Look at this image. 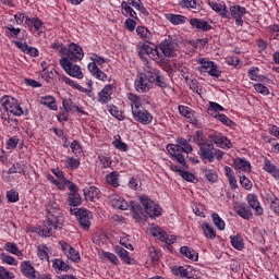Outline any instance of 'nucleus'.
Masks as SVG:
<instances>
[{
  "instance_id": "nucleus-1",
  "label": "nucleus",
  "mask_w": 279,
  "mask_h": 279,
  "mask_svg": "<svg viewBox=\"0 0 279 279\" xmlns=\"http://www.w3.org/2000/svg\"><path fill=\"white\" fill-rule=\"evenodd\" d=\"M175 143L177 144H168L167 151L170 154L172 160L181 165L182 169H189L186 158L189 157V154L193 151V146L184 137H178Z\"/></svg>"
},
{
  "instance_id": "nucleus-2",
  "label": "nucleus",
  "mask_w": 279,
  "mask_h": 279,
  "mask_svg": "<svg viewBox=\"0 0 279 279\" xmlns=\"http://www.w3.org/2000/svg\"><path fill=\"white\" fill-rule=\"evenodd\" d=\"M14 21L16 25H23L26 29H28V32H31V34H36V32H40V29H43V25H45L43 20H40L39 17H32L27 15V13L23 12H17L14 15Z\"/></svg>"
},
{
  "instance_id": "nucleus-3",
  "label": "nucleus",
  "mask_w": 279,
  "mask_h": 279,
  "mask_svg": "<svg viewBox=\"0 0 279 279\" xmlns=\"http://www.w3.org/2000/svg\"><path fill=\"white\" fill-rule=\"evenodd\" d=\"M143 71L137 73L134 82L136 93H148L153 88L151 65L144 66Z\"/></svg>"
},
{
  "instance_id": "nucleus-4",
  "label": "nucleus",
  "mask_w": 279,
  "mask_h": 279,
  "mask_svg": "<svg viewBox=\"0 0 279 279\" xmlns=\"http://www.w3.org/2000/svg\"><path fill=\"white\" fill-rule=\"evenodd\" d=\"M196 145L199 147L198 155L203 160H206L207 162L215 161V155H213L215 151V144L206 141V137H204V134L199 131L196 132Z\"/></svg>"
},
{
  "instance_id": "nucleus-5",
  "label": "nucleus",
  "mask_w": 279,
  "mask_h": 279,
  "mask_svg": "<svg viewBox=\"0 0 279 279\" xmlns=\"http://www.w3.org/2000/svg\"><path fill=\"white\" fill-rule=\"evenodd\" d=\"M196 64H199L198 73H208L211 77H221V71L215 61H210L208 58H198Z\"/></svg>"
},
{
  "instance_id": "nucleus-6",
  "label": "nucleus",
  "mask_w": 279,
  "mask_h": 279,
  "mask_svg": "<svg viewBox=\"0 0 279 279\" xmlns=\"http://www.w3.org/2000/svg\"><path fill=\"white\" fill-rule=\"evenodd\" d=\"M1 106L9 114H13V117H23L24 111L19 100H16L12 96H3L1 98Z\"/></svg>"
},
{
  "instance_id": "nucleus-7",
  "label": "nucleus",
  "mask_w": 279,
  "mask_h": 279,
  "mask_svg": "<svg viewBox=\"0 0 279 279\" xmlns=\"http://www.w3.org/2000/svg\"><path fill=\"white\" fill-rule=\"evenodd\" d=\"M47 213V221L52 223H64V216H62V209L56 201H48L45 205Z\"/></svg>"
},
{
  "instance_id": "nucleus-8",
  "label": "nucleus",
  "mask_w": 279,
  "mask_h": 279,
  "mask_svg": "<svg viewBox=\"0 0 279 279\" xmlns=\"http://www.w3.org/2000/svg\"><path fill=\"white\" fill-rule=\"evenodd\" d=\"M71 215H74L83 230H90V219H93V213L85 208H70Z\"/></svg>"
},
{
  "instance_id": "nucleus-9",
  "label": "nucleus",
  "mask_w": 279,
  "mask_h": 279,
  "mask_svg": "<svg viewBox=\"0 0 279 279\" xmlns=\"http://www.w3.org/2000/svg\"><path fill=\"white\" fill-rule=\"evenodd\" d=\"M138 57L144 62V66H151L149 64V61L147 60V56H150L154 60H157L158 58H161L160 53L158 52V49H154L148 44L140 43L136 47Z\"/></svg>"
},
{
  "instance_id": "nucleus-10",
  "label": "nucleus",
  "mask_w": 279,
  "mask_h": 279,
  "mask_svg": "<svg viewBox=\"0 0 279 279\" xmlns=\"http://www.w3.org/2000/svg\"><path fill=\"white\" fill-rule=\"evenodd\" d=\"M245 14H247V9H245V7L232 4L229 7V10L227 9V16H225V19H233L235 20V25H238V27H243V16H245Z\"/></svg>"
},
{
  "instance_id": "nucleus-11",
  "label": "nucleus",
  "mask_w": 279,
  "mask_h": 279,
  "mask_svg": "<svg viewBox=\"0 0 279 279\" xmlns=\"http://www.w3.org/2000/svg\"><path fill=\"white\" fill-rule=\"evenodd\" d=\"M60 66L65 71L70 77H75L76 80H84V73L82 72V68L77 64H73L69 59H60Z\"/></svg>"
},
{
  "instance_id": "nucleus-12",
  "label": "nucleus",
  "mask_w": 279,
  "mask_h": 279,
  "mask_svg": "<svg viewBox=\"0 0 279 279\" xmlns=\"http://www.w3.org/2000/svg\"><path fill=\"white\" fill-rule=\"evenodd\" d=\"M138 199L149 217H160L162 215V208L154 201L149 199L147 195L138 196Z\"/></svg>"
},
{
  "instance_id": "nucleus-13",
  "label": "nucleus",
  "mask_w": 279,
  "mask_h": 279,
  "mask_svg": "<svg viewBox=\"0 0 279 279\" xmlns=\"http://www.w3.org/2000/svg\"><path fill=\"white\" fill-rule=\"evenodd\" d=\"M178 41L171 36H168L159 45V49L166 58H173L175 56V51H178Z\"/></svg>"
},
{
  "instance_id": "nucleus-14",
  "label": "nucleus",
  "mask_w": 279,
  "mask_h": 279,
  "mask_svg": "<svg viewBox=\"0 0 279 279\" xmlns=\"http://www.w3.org/2000/svg\"><path fill=\"white\" fill-rule=\"evenodd\" d=\"M59 245L64 254L66 256L68 260H71L72 263H81L82 256H80V251L75 250V247L71 246V244L61 241L59 242Z\"/></svg>"
},
{
  "instance_id": "nucleus-15",
  "label": "nucleus",
  "mask_w": 279,
  "mask_h": 279,
  "mask_svg": "<svg viewBox=\"0 0 279 279\" xmlns=\"http://www.w3.org/2000/svg\"><path fill=\"white\" fill-rule=\"evenodd\" d=\"M211 143L220 147L221 149H232V142L223 133L211 132L209 134Z\"/></svg>"
},
{
  "instance_id": "nucleus-16",
  "label": "nucleus",
  "mask_w": 279,
  "mask_h": 279,
  "mask_svg": "<svg viewBox=\"0 0 279 279\" xmlns=\"http://www.w3.org/2000/svg\"><path fill=\"white\" fill-rule=\"evenodd\" d=\"M132 114L133 119L142 125H151V122L154 121V114L145 108L137 109V111H133Z\"/></svg>"
},
{
  "instance_id": "nucleus-17",
  "label": "nucleus",
  "mask_w": 279,
  "mask_h": 279,
  "mask_svg": "<svg viewBox=\"0 0 279 279\" xmlns=\"http://www.w3.org/2000/svg\"><path fill=\"white\" fill-rule=\"evenodd\" d=\"M62 59H68L69 62H77V60H84V49L77 44H70L68 53Z\"/></svg>"
},
{
  "instance_id": "nucleus-18",
  "label": "nucleus",
  "mask_w": 279,
  "mask_h": 279,
  "mask_svg": "<svg viewBox=\"0 0 279 279\" xmlns=\"http://www.w3.org/2000/svg\"><path fill=\"white\" fill-rule=\"evenodd\" d=\"M150 234L156 239H159V241H162V243H166V245H173V243H175L174 235H167V232L160 229V227L150 229Z\"/></svg>"
},
{
  "instance_id": "nucleus-19",
  "label": "nucleus",
  "mask_w": 279,
  "mask_h": 279,
  "mask_svg": "<svg viewBox=\"0 0 279 279\" xmlns=\"http://www.w3.org/2000/svg\"><path fill=\"white\" fill-rule=\"evenodd\" d=\"M70 194L68 195V204L69 206H82V196L77 193V185L75 183H71L68 186Z\"/></svg>"
},
{
  "instance_id": "nucleus-20",
  "label": "nucleus",
  "mask_w": 279,
  "mask_h": 279,
  "mask_svg": "<svg viewBox=\"0 0 279 279\" xmlns=\"http://www.w3.org/2000/svg\"><path fill=\"white\" fill-rule=\"evenodd\" d=\"M208 5L216 12V14H219L221 19L228 16V7H226V2L221 0H208Z\"/></svg>"
},
{
  "instance_id": "nucleus-21",
  "label": "nucleus",
  "mask_w": 279,
  "mask_h": 279,
  "mask_svg": "<svg viewBox=\"0 0 279 279\" xmlns=\"http://www.w3.org/2000/svg\"><path fill=\"white\" fill-rule=\"evenodd\" d=\"M114 90V85L108 84L98 93L99 104H110L112 100V93Z\"/></svg>"
},
{
  "instance_id": "nucleus-22",
  "label": "nucleus",
  "mask_w": 279,
  "mask_h": 279,
  "mask_svg": "<svg viewBox=\"0 0 279 279\" xmlns=\"http://www.w3.org/2000/svg\"><path fill=\"white\" fill-rule=\"evenodd\" d=\"M233 168L240 173H252V163L245 158L233 159Z\"/></svg>"
},
{
  "instance_id": "nucleus-23",
  "label": "nucleus",
  "mask_w": 279,
  "mask_h": 279,
  "mask_svg": "<svg viewBox=\"0 0 279 279\" xmlns=\"http://www.w3.org/2000/svg\"><path fill=\"white\" fill-rule=\"evenodd\" d=\"M246 202L250 208H253V210H255V215H257V217L263 216L265 210L263 209V206H260V202L258 201V196L256 194H248L246 196Z\"/></svg>"
},
{
  "instance_id": "nucleus-24",
  "label": "nucleus",
  "mask_w": 279,
  "mask_h": 279,
  "mask_svg": "<svg viewBox=\"0 0 279 279\" xmlns=\"http://www.w3.org/2000/svg\"><path fill=\"white\" fill-rule=\"evenodd\" d=\"M150 77H153L151 80V84H156V86H158L159 88H167V80H165V76H162V74L160 73V70L150 66Z\"/></svg>"
},
{
  "instance_id": "nucleus-25",
  "label": "nucleus",
  "mask_w": 279,
  "mask_h": 279,
  "mask_svg": "<svg viewBox=\"0 0 279 279\" xmlns=\"http://www.w3.org/2000/svg\"><path fill=\"white\" fill-rule=\"evenodd\" d=\"M20 271L24 278L36 279V268L33 267L29 260H24L20 264Z\"/></svg>"
},
{
  "instance_id": "nucleus-26",
  "label": "nucleus",
  "mask_w": 279,
  "mask_h": 279,
  "mask_svg": "<svg viewBox=\"0 0 279 279\" xmlns=\"http://www.w3.org/2000/svg\"><path fill=\"white\" fill-rule=\"evenodd\" d=\"M109 202L113 208H118L119 210H128V208H130L128 201L119 194H111L109 196Z\"/></svg>"
},
{
  "instance_id": "nucleus-27",
  "label": "nucleus",
  "mask_w": 279,
  "mask_h": 279,
  "mask_svg": "<svg viewBox=\"0 0 279 279\" xmlns=\"http://www.w3.org/2000/svg\"><path fill=\"white\" fill-rule=\"evenodd\" d=\"M264 171L266 173H269L271 178L275 180H279V168L276 166L271 160H269L267 157L264 158V166H263Z\"/></svg>"
},
{
  "instance_id": "nucleus-28",
  "label": "nucleus",
  "mask_w": 279,
  "mask_h": 279,
  "mask_svg": "<svg viewBox=\"0 0 279 279\" xmlns=\"http://www.w3.org/2000/svg\"><path fill=\"white\" fill-rule=\"evenodd\" d=\"M87 69L89 73L95 77V80H99L100 82H108V74H106L99 66L95 65V63H88Z\"/></svg>"
},
{
  "instance_id": "nucleus-29",
  "label": "nucleus",
  "mask_w": 279,
  "mask_h": 279,
  "mask_svg": "<svg viewBox=\"0 0 279 279\" xmlns=\"http://www.w3.org/2000/svg\"><path fill=\"white\" fill-rule=\"evenodd\" d=\"M63 222H51L48 220V225H45L40 229L41 236H52L54 230H60L62 228Z\"/></svg>"
},
{
  "instance_id": "nucleus-30",
  "label": "nucleus",
  "mask_w": 279,
  "mask_h": 279,
  "mask_svg": "<svg viewBox=\"0 0 279 279\" xmlns=\"http://www.w3.org/2000/svg\"><path fill=\"white\" fill-rule=\"evenodd\" d=\"M190 25L193 29H199L201 32H210L213 29V26L207 21L197 17L191 19Z\"/></svg>"
},
{
  "instance_id": "nucleus-31",
  "label": "nucleus",
  "mask_w": 279,
  "mask_h": 279,
  "mask_svg": "<svg viewBox=\"0 0 279 279\" xmlns=\"http://www.w3.org/2000/svg\"><path fill=\"white\" fill-rule=\"evenodd\" d=\"M225 175L228 179L230 189H232V191H236V189H239V183L236 181V177L234 175V170H232L230 166L225 167Z\"/></svg>"
},
{
  "instance_id": "nucleus-32",
  "label": "nucleus",
  "mask_w": 279,
  "mask_h": 279,
  "mask_svg": "<svg viewBox=\"0 0 279 279\" xmlns=\"http://www.w3.org/2000/svg\"><path fill=\"white\" fill-rule=\"evenodd\" d=\"M126 99H129V101L131 102L132 113H134L135 110L137 111L141 108H143V102L141 101V96H138L136 94L128 93Z\"/></svg>"
},
{
  "instance_id": "nucleus-33",
  "label": "nucleus",
  "mask_w": 279,
  "mask_h": 279,
  "mask_svg": "<svg viewBox=\"0 0 279 279\" xmlns=\"http://www.w3.org/2000/svg\"><path fill=\"white\" fill-rule=\"evenodd\" d=\"M121 13L126 19H135V21H138V14H136L132 5L128 4L125 1L121 2Z\"/></svg>"
},
{
  "instance_id": "nucleus-34",
  "label": "nucleus",
  "mask_w": 279,
  "mask_h": 279,
  "mask_svg": "<svg viewBox=\"0 0 279 279\" xmlns=\"http://www.w3.org/2000/svg\"><path fill=\"white\" fill-rule=\"evenodd\" d=\"M135 32L138 38H141V40H145V43H149V40L154 38V33H151V31L145 26H137Z\"/></svg>"
},
{
  "instance_id": "nucleus-35",
  "label": "nucleus",
  "mask_w": 279,
  "mask_h": 279,
  "mask_svg": "<svg viewBox=\"0 0 279 279\" xmlns=\"http://www.w3.org/2000/svg\"><path fill=\"white\" fill-rule=\"evenodd\" d=\"M39 104H41V106H46V108H49V110H53L54 112L58 110V102L53 96L40 97Z\"/></svg>"
},
{
  "instance_id": "nucleus-36",
  "label": "nucleus",
  "mask_w": 279,
  "mask_h": 279,
  "mask_svg": "<svg viewBox=\"0 0 279 279\" xmlns=\"http://www.w3.org/2000/svg\"><path fill=\"white\" fill-rule=\"evenodd\" d=\"M116 254L125 263V265H134L135 260L130 257V252L121 246L116 247Z\"/></svg>"
},
{
  "instance_id": "nucleus-37",
  "label": "nucleus",
  "mask_w": 279,
  "mask_h": 279,
  "mask_svg": "<svg viewBox=\"0 0 279 279\" xmlns=\"http://www.w3.org/2000/svg\"><path fill=\"white\" fill-rule=\"evenodd\" d=\"M236 215H239V217H242V219H245L246 221H250V219L254 217V214H252V209H250V207H247V205L245 204L239 205V207L236 208Z\"/></svg>"
},
{
  "instance_id": "nucleus-38",
  "label": "nucleus",
  "mask_w": 279,
  "mask_h": 279,
  "mask_svg": "<svg viewBox=\"0 0 279 279\" xmlns=\"http://www.w3.org/2000/svg\"><path fill=\"white\" fill-rule=\"evenodd\" d=\"M52 269L57 271V274H61V271H69L71 266L62 260V258H54L52 260Z\"/></svg>"
},
{
  "instance_id": "nucleus-39",
  "label": "nucleus",
  "mask_w": 279,
  "mask_h": 279,
  "mask_svg": "<svg viewBox=\"0 0 279 279\" xmlns=\"http://www.w3.org/2000/svg\"><path fill=\"white\" fill-rule=\"evenodd\" d=\"M166 19L172 25H184L186 23V16L180 14L168 13L166 14Z\"/></svg>"
},
{
  "instance_id": "nucleus-40",
  "label": "nucleus",
  "mask_w": 279,
  "mask_h": 279,
  "mask_svg": "<svg viewBox=\"0 0 279 279\" xmlns=\"http://www.w3.org/2000/svg\"><path fill=\"white\" fill-rule=\"evenodd\" d=\"M202 230H203L204 236L206 239H209L211 241L217 239V232L215 231V228H213V226H210V223L203 222Z\"/></svg>"
},
{
  "instance_id": "nucleus-41",
  "label": "nucleus",
  "mask_w": 279,
  "mask_h": 279,
  "mask_svg": "<svg viewBox=\"0 0 279 279\" xmlns=\"http://www.w3.org/2000/svg\"><path fill=\"white\" fill-rule=\"evenodd\" d=\"M84 197L87 202H95V199L99 198V189L95 186L84 189Z\"/></svg>"
},
{
  "instance_id": "nucleus-42",
  "label": "nucleus",
  "mask_w": 279,
  "mask_h": 279,
  "mask_svg": "<svg viewBox=\"0 0 279 279\" xmlns=\"http://www.w3.org/2000/svg\"><path fill=\"white\" fill-rule=\"evenodd\" d=\"M46 178L48 180V182H51V184H53L54 186H57V189L59 191H64V186L69 185L71 186V184H73V182L69 181V182H62V180L60 179H56L53 175L51 174H46Z\"/></svg>"
},
{
  "instance_id": "nucleus-43",
  "label": "nucleus",
  "mask_w": 279,
  "mask_h": 279,
  "mask_svg": "<svg viewBox=\"0 0 279 279\" xmlns=\"http://www.w3.org/2000/svg\"><path fill=\"white\" fill-rule=\"evenodd\" d=\"M203 173L205 174V179L211 184H215L219 180V174L215 169L204 168Z\"/></svg>"
},
{
  "instance_id": "nucleus-44",
  "label": "nucleus",
  "mask_w": 279,
  "mask_h": 279,
  "mask_svg": "<svg viewBox=\"0 0 279 279\" xmlns=\"http://www.w3.org/2000/svg\"><path fill=\"white\" fill-rule=\"evenodd\" d=\"M180 254H182V256H185V258H189L190 260H197L198 258V254L195 252V250L189 246H182L180 248Z\"/></svg>"
},
{
  "instance_id": "nucleus-45",
  "label": "nucleus",
  "mask_w": 279,
  "mask_h": 279,
  "mask_svg": "<svg viewBox=\"0 0 279 279\" xmlns=\"http://www.w3.org/2000/svg\"><path fill=\"white\" fill-rule=\"evenodd\" d=\"M190 267L178 266L172 268L173 276H179V278H191Z\"/></svg>"
},
{
  "instance_id": "nucleus-46",
  "label": "nucleus",
  "mask_w": 279,
  "mask_h": 279,
  "mask_svg": "<svg viewBox=\"0 0 279 279\" xmlns=\"http://www.w3.org/2000/svg\"><path fill=\"white\" fill-rule=\"evenodd\" d=\"M4 250L14 256H23V251L19 250V246L14 242H7L4 244Z\"/></svg>"
},
{
  "instance_id": "nucleus-47",
  "label": "nucleus",
  "mask_w": 279,
  "mask_h": 279,
  "mask_svg": "<svg viewBox=\"0 0 279 279\" xmlns=\"http://www.w3.org/2000/svg\"><path fill=\"white\" fill-rule=\"evenodd\" d=\"M226 111V108H223L221 105L209 101V108L207 109L208 114L215 118V114H220L219 112Z\"/></svg>"
},
{
  "instance_id": "nucleus-48",
  "label": "nucleus",
  "mask_w": 279,
  "mask_h": 279,
  "mask_svg": "<svg viewBox=\"0 0 279 279\" xmlns=\"http://www.w3.org/2000/svg\"><path fill=\"white\" fill-rule=\"evenodd\" d=\"M231 245L234 247V250H243L245 247V243H243V236L241 234H236L234 236H230Z\"/></svg>"
},
{
  "instance_id": "nucleus-49",
  "label": "nucleus",
  "mask_w": 279,
  "mask_h": 279,
  "mask_svg": "<svg viewBox=\"0 0 279 279\" xmlns=\"http://www.w3.org/2000/svg\"><path fill=\"white\" fill-rule=\"evenodd\" d=\"M266 32H267L270 40H279V25L278 24L268 26L266 28Z\"/></svg>"
},
{
  "instance_id": "nucleus-50",
  "label": "nucleus",
  "mask_w": 279,
  "mask_h": 279,
  "mask_svg": "<svg viewBox=\"0 0 279 279\" xmlns=\"http://www.w3.org/2000/svg\"><path fill=\"white\" fill-rule=\"evenodd\" d=\"M106 182H107V184H110V186H113V189H118L119 173L110 172L109 174L106 175Z\"/></svg>"
},
{
  "instance_id": "nucleus-51",
  "label": "nucleus",
  "mask_w": 279,
  "mask_h": 279,
  "mask_svg": "<svg viewBox=\"0 0 279 279\" xmlns=\"http://www.w3.org/2000/svg\"><path fill=\"white\" fill-rule=\"evenodd\" d=\"M108 112H110L111 117L118 119V121H125V116H123V111L119 110L117 106H109Z\"/></svg>"
},
{
  "instance_id": "nucleus-52",
  "label": "nucleus",
  "mask_w": 279,
  "mask_h": 279,
  "mask_svg": "<svg viewBox=\"0 0 279 279\" xmlns=\"http://www.w3.org/2000/svg\"><path fill=\"white\" fill-rule=\"evenodd\" d=\"M80 159H75L74 157H66L65 159V169H70L71 171L80 169Z\"/></svg>"
},
{
  "instance_id": "nucleus-53",
  "label": "nucleus",
  "mask_w": 279,
  "mask_h": 279,
  "mask_svg": "<svg viewBox=\"0 0 279 279\" xmlns=\"http://www.w3.org/2000/svg\"><path fill=\"white\" fill-rule=\"evenodd\" d=\"M211 219H213L214 226H216L218 230H226V221H223V219L219 217V214L217 213L211 214Z\"/></svg>"
},
{
  "instance_id": "nucleus-54",
  "label": "nucleus",
  "mask_w": 279,
  "mask_h": 279,
  "mask_svg": "<svg viewBox=\"0 0 279 279\" xmlns=\"http://www.w3.org/2000/svg\"><path fill=\"white\" fill-rule=\"evenodd\" d=\"M37 256L40 260H49V247L39 245L37 247Z\"/></svg>"
},
{
  "instance_id": "nucleus-55",
  "label": "nucleus",
  "mask_w": 279,
  "mask_h": 279,
  "mask_svg": "<svg viewBox=\"0 0 279 279\" xmlns=\"http://www.w3.org/2000/svg\"><path fill=\"white\" fill-rule=\"evenodd\" d=\"M179 5L185 10H197V0H180Z\"/></svg>"
},
{
  "instance_id": "nucleus-56",
  "label": "nucleus",
  "mask_w": 279,
  "mask_h": 279,
  "mask_svg": "<svg viewBox=\"0 0 279 279\" xmlns=\"http://www.w3.org/2000/svg\"><path fill=\"white\" fill-rule=\"evenodd\" d=\"M60 80H62L64 84H66L68 86H71L72 88H75L76 90H85L82 85L77 84L75 81L71 80L66 75H62Z\"/></svg>"
},
{
  "instance_id": "nucleus-57",
  "label": "nucleus",
  "mask_w": 279,
  "mask_h": 279,
  "mask_svg": "<svg viewBox=\"0 0 279 279\" xmlns=\"http://www.w3.org/2000/svg\"><path fill=\"white\" fill-rule=\"evenodd\" d=\"M62 108L65 110V112H75L76 105L73 102V100L63 98Z\"/></svg>"
},
{
  "instance_id": "nucleus-58",
  "label": "nucleus",
  "mask_w": 279,
  "mask_h": 279,
  "mask_svg": "<svg viewBox=\"0 0 279 279\" xmlns=\"http://www.w3.org/2000/svg\"><path fill=\"white\" fill-rule=\"evenodd\" d=\"M214 119H217L218 121H220V123H223V125H227V128H232L234 125V122L223 113L215 114Z\"/></svg>"
},
{
  "instance_id": "nucleus-59",
  "label": "nucleus",
  "mask_w": 279,
  "mask_h": 279,
  "mask_svg": "<svg viewBox=\"0 0 279 279\" xmlns=\"http://www.w3.org/2000/svg\"><path fill=\"white\" fill-rule=\"evenodd\" d=\"M260 69L258 66H252L248 69L247 75L252 82H258L260 80V76L258 75Z\"/></svg>"
},
{
  "instance_id": "nucleus-60",
  "label": "nucleus",
  "mask_w": 279,
  "mask_h": 279,
  "mask_svg": "<svg viewBox=\"0 0 279 279\" xmlns=\"http://www.w3.org/2000/svg\"><path fill=\"white\" fill-rule=\"evenodd\" d=\"M178 110H179L181 117H185V119H192L193 110H191V108L180 105L178 107Z\"/></svg>"
},
{
  "instance_id": "nucleus-61",
  "label": "nucleus",
  "mask_w": 279,
  "mask_h": 279,
  "mask_svg": "<svg viewBox=\"0 0 279 279\" xmlns=\"http://www.w3.org/2000/svg\"><path fill=\"white\" fill-rule=\"evenodd\" d=\"M5 34L9 38H19V34H21V28H16L10 25L7 27Z\"/></svg>"
},
{
  "instance_id": "nucleus-62",
  "label": "nucleus",
  "mask_w": 279,
  "mask_h": 279,
  "mask_svg": "<svg viewBox=\"0 0 279 279\" xmlns=\"http://www.w3.org/2000/svg\"><path fill=\"white\" fill-rule=\"evenodd\" d=\"M7 199L10 204H15V202H19V193L16 192V190L8 191Z\"/></svg>"
},
{
  "instance_id": "nucleus-63",
  "label": "nucleus",
  "mask_w": 279,
  "mask_h": 279,
  "mask_svg": "<svg viewBox=\"0 0 279 279\" xmlns=\"http://www.w3.org/2000/svg\"><path fill=\"white\" fill-rule=\"evenodd\" d=\"M25 166H21V163H15L9 169V173H21L25 175Z\"/></svg>"
},
{
  "instance_id": "nucleus-64",
  "label": "nucleus",
  "mask_w": 279,
  "mask_h": 279,
  "mask_svg": "<svg viewBox=\"0 0 279 279\" xmlns=\"http://www.w3.org/2000/svg\"><path fill=\"white\" fill-rule=\"evenodd\" d=\"M0 279H14V272H10L5 267L0 266Z\"/></svg>"
}]
</instances>
